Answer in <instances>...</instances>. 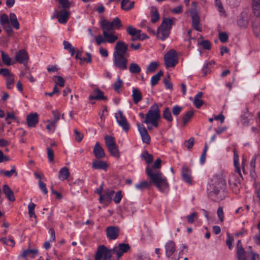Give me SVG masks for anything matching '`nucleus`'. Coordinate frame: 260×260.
I'll return each instance as SVG.
<instances>
[{
    "mask_svg": "<svg viewBox=\"0 0 260 260\" xmlns=\"http://www.w3.org/2000/svg\"><path fill=\"white\" fill-rule=\"evenodd\" d=\"M146 173L150 181H143L139 184L135 185V187L139 190L149 188L152 184L156 186L159 191L163 192L166 189L169 187L167 178L164 176L162 173L158 170H153L149 167L146 168Z\"/></svg>",
    "mask_w": 260,
    "mask_h": 260,
    "instance_id": "1",
    "label": "nucleus"
},
{
    "mask_svg": "<svg viewBox=\"0 0 260 260\" xmlns=\"http://www.w3.org/2000/svg\"><path fill=\"white\" fill-rule=\"evenodd\" d=\"M128 45L124 42L118 41L114 47L113 52V64L121 70L127 69L129 54L127 52Z\"/></svg>",
    "mask_w": 260,
    "mask_h": 260,
    "instance_id": "2",
    "label": "nucleus"
},
{
    "mask_svg": "<svg viewBox=\"0 0 260 260\" xmlns=\"http://www.w3.org/2000/svg\"><path fill=\"white\" fill-rule=\"evenodd\" d=\"M226 188L225 181L222 179H217L209 185L208 190L209 196L215 202L224 199V191Z\"/></svg>",
    "mask_w": 260,
    "mask_h": 260,
    "instance_id": "3",
    "label": "nucleus"
},
{
    "mask_svg": "<svg viewBox=\"0 0 260 260\" xmlns=\"http://www.w3.org/2000/svg\"><path fill=\"white\" fill-rule=\"evenodd\" d=\"M173 25V19L165 18L158 27L157 31V38L164 41L169 37L172 26Z\"/></svg>",
    "mask_w": 260,
    "mask_h": 260,
    "instance_id": "4",
    "label": "nucleus"
},
{
    "mask_svg": "<svg viewBox=\"0 0 260 260\" xmlns=\"http://www.w3.org/2000/svg\"><path fill=\"white\" fill-rule=\"evenodd\" d=\"M118 249L119 245L112 249H109L104 245H100L94 254V260H106L111 254H114Z\"/></svg>",
    "mask_w": 260,
    "mask_h": 260,
    "instance_id": "5",
    "label": "nucleus"
},
{
    "mask_svg": "<svg viewBox=\"0 0 260 260\" xmlns=\"http://www.w3.org/2000/svg\"><path fill=\"white\" fill-rule=\"evenodd\" d=\"M160 117V109L158 107V104L155 103L150 107V109L146 114V117L143 123L149 124L150 121L155 119H159Z\"/></svg>",
    "mask_w": 260,
    "mask_h": 260,
    "instance_id": "6",
    "label": "nucleus"
},
{
    "mask_svg": "<svg viewBox=\"0 0 260 260\" xmlns=\"http://www.w3.org/2000/svg\"><path fill=\"white\" fill-rule=\"evenodd\" d=\"M165 64L167 68L174 67L178 63V59L176 51L174 49H171L164 56Z\"/></svg>",
    "mask_w": 260,
    "mask_h": 260,
    "instance_id": "7",
    "label": "nucleus"
},
{
    "mask_svg": "<svg viewBox=\"0 0 260 260\" xmlns=\"http://www.w3.org/2000/svg\"><path fill=\"white\" fill-rule=\"evenodd\" d=\"M115 117L119 126L125 132L127 133L129 130L130 125L123 112L120 110L118 111L115 113Z\"/></svg>",
    "mask_w": 260,
    "mask_h": 260,
    "instance_id": "8",
    "label": "nucleus"
},
{
    "mask_svg": "<svg viewBox=\"0 0 260 260\" xmlns=\"http://www.w3.org/2000/svg\"><path fill=\"white\" fill-rule=\"evenodd\" d=\"M15 59L16 62L25 66L29 60V56L25 49L19 50L15 54Z\"/></svg>",
    "mask_w": 260,
    "mask_h": 260,
    "instance_id": "9",
    "label": "nucleus"
},
{
    "mask_svg": "<svg viewBox=\"0 0 260 260\" xmlns=\"http://www.w3.org/2000/svg\"><path fill=\"white\" fill-rule=\"evenodd\" d=\"M70 16V12L67 10H61L56 11L55 17L57 19L59 23L65 24L68 21Z\"/></svg>",
    "mask_w": 260,
    "mask_h": 260,
    "instance_id": "10",
    "label": "nucleus"
},
{
    "mask_svg": "<svg viewBox=\"0 0 260 260\" xmlns=\"http://www.w3.org/2000/svg\"><path fill=\"white\" fill-rule=\"evenodd\" d=\"M137 125L143 142L147 144H149L150 143L151 139L146 128L144 127V126L140 124V123H137Z\"/></svg>",
    "mask_w": 260,
    "mask_h": 260,
    "instance_id": "11",
    "label": "nucleus"
},
{
    "mask_svg": "<svg viewBox=\"0 0 260 260\" xmlns=\"http://www.w3.org/2000/svg\"><path fill=\"white\" fill-rule=\"evenodd\" d=\"M253 114L248 111L247 108H246L245 111L241 116V121L244 126L249 125L253 121Z\"/></svg>",
    "mask_w": 260,
    "mask_h": 260,
    "instance_id": "12",
    "label": "nucleus"
},
{
    "mask_svg": "<svg viewBox=\"0 0 260 260\" xmlns=\"http://www.w3.org/2000/svg\"><path fill=\"white\" fill-rule=\"evenodd\" d=\"M38 114L35 113H30L26 117V122L28 127H35L39 122Z\"/></svg>",
    "mask_w": 260,
    "mask_h": 260,
    "instance_id": "13",
    "label": "nucleus"
},
{
    "mask_svg": "<svg viewBox=\"0 0 260 260\" xmlns=\"http://www.w3.org/2000/svg\"><path fill=\"white\" fill-rule=\"evenodd\" d=\"M107 237L110 239H115L119 235V229L115 226H109L106 229Z\"/></svg>",
    "mask_w": 260,
    "mask_h": 260,
    "instance_id": "14",
    "label": "nucleus"
},
{
    "mask_svg": "<svg viewBox=\"0 0 260 260\" xmlns=\"http://www.w3.org/2000/svg\"><path fill=\"white\" fill-rule=\"evenodd\" d=\"M181 176L183 181L189 184H191L192 177L190 174V170L189 168L185 166L182 167Z\"/></svg>",
    "mask_w": 260,
    "mask_h": 260,
    "instance_id": "15",
    "label": "nucleus"
},
{
    "mask_svg": "<svg viewBox=\"0 0 260 260\" xmlns=\"http://www.w3.org/2000/svg\"><path fill=\"white\" fill-rule=\"evenodd\" d=\"M89 100H107V96L104 95V92L99 88H96L93 91V94H90L89 96Z\"/></svg>",
    "mask_w": 260,
    "mask_h": 260,
    "instance_id": "16",
    "label": "nucleus"
},
{
    "mask_svg": "<svg viewBox=\"0 0 260 260\" xmlns=\"http://www.w3.org/2000/svg\"><path fill=\"white\" fill-rule=\"evenodd\" d=\"M93 154L98 159H102L105 157V153L103 148L101 146L99 142H96L94 148Z\"/></svg>",
    "mask_w": 260,
    "mask_h": 260,
    "instance_id": "17",
    "label": "nucleus"
},
{
    "mask_svg": "<svg viewBox=\"0 0 260 260\" xmlns=\"http://www.w3.org/2000/svg\"><path fill=\"white\" fill-rule=\"evenodd\" d=\"M99 159L93 160L92 164V168L94 169L106 171L108 167V165L106 162Z\"/></svg>",
    "mask_w": 260,
    "mask_h": 260,
    "instance_id": "18",
    "label": "nucleus"
},
{
    "mask_svg": "<svg viewBox=\"0 0 260 260\" xmlns=\"http://www.w3.org/2000/svg\"><path fill=\"white\" fill-rule=\"evenodd\" d=\"M192 26L194 29L201 31L202 28L200 26V18L197 13H194L191 16Z\"/></svg>",
    "mask_w": 260,
    "mask_h": 260,
    "instance_id": "19",
    "label": "nucleus"
},
{
    "mask_svg": "<svg viewBox=\"0 0 260 260\" xmlns=\"http://www.w3.org/2000/svg\"><path fill=\"white\" fill-rule=\"evenodd\" d=\"M237 258L238 260H247L246 252L242 245H237Z\"/></svg>",
    "mask_w": 260,
    "mask_h": 260,
    "instance_id": "20",
    "label": "nucleus"
},
{
    "mask_svg": "<svg viewBox=\"0 0 260 260\" xmlns=\"http://www.w3.org/2000/svg\"><path fill=\"white\" fill-rule=\"evenodd\" d=\"M3 192L5 194L7 198L11 202H14L15 200L13 191L10 189L7 184L3 185Z\"/></svg>",
    "mask_w": 260,
    "mask_h": 260,
    "instance_id": "21",
    "label": "nucleus"
},
{
    "mask_svg": "<svg viewBox=\"0 0 260 260\" xmlns=\"http://www.w3.org/2000/svg\"><path fill=\"white\" fill-rule=\"evenodd\" d=\"M132 96L134 103L136 104L140 102L142 99V94L141 92L139 89L136 88L133 89Z\"/></svg>",
    "mask_w": 260,
    "mask_h": 260,
    "instance_id": "22",
    "label": "nucleus"
},
{
    "mask_svg": "<svg viewBox=\"0 0 260 260\" xmlns=\"http://www.w3.org/2000/svg\"><path fill=\"white\" fill-rule=\"evenodd\" d=\"M100 25L103 32H107L108 31H111L114 29L111 22L108 21L106 19L102 20L100 22Z\"/></svg>",
    "mask_w": 260,
    "mask_h": 260,
    "instance_id": "23",
    "label": "nucleus"
},
{
    "mask_svg": "<svg viewBox=\"0 0 260 260\" xmlns=\"http://www.w3.org/2000/svg\"><path fill=\"white\" fill-rule=\"evenodd\" d=\"M252 6L254 15L260 16V0H252Z\"/></svg>",
    "mask_w": 260,
    "mask_h": 260,
    "instance_id": "24",
    "label": "nucleus"
},
{
    "mask_svg": "<svg viewBox=\"0 0 260 260\" xmlns=\"http://www.w3.org/2000/svg\"><path fill=\"white\" fill-rule=\"evenodd\" d=\"M2 60L3 64L7 66H10L13 64L14 62H11V58L9 57V55L6 53L3 50H1Z\"/></svg>",
    "mask_w": 260,
    "mask_h": 260,
    "instance_id": "25",
    "label": "nucleus"
},
{
    "mask_svg": "<svg viewBox=\"0 0 260 260\" xmlns=\"http://www.w3.org/2000/svg\"><path fill=\"white\" fill-rule=\"evenodd\" d=\"M70 176V172L68 168L64 167L62 168L59 172V178L61 180L67 179Z\"/></svg>",
    "mask_w": 260,
    "mask_h": 260,
    "instance_id": "26",
    "label": "nucleus"
},
{
    "mask_svg": "<svg viewBox=\"0 0 260 260\" xmlns=\"http://www.w3.org/2000/svg\"><path fill=\"white\" fill-rule=\"evenodd\" d=\"M193 115L194 111L191 110L186 112V113L182 116V122L184 126L187 124Z\"/></svg>",
    "mask_w": 260,
    "mask_h": 260,
    "instance_id": "27",
    "label": "nucleus"
},
{
    "mask_svg": "<svg viewBox=\"0 0 260 260\" xmlns=\"http://www.w3.org/2000/svg\"><path fill=\"white\" fill-rule=\"evenodd\" d=\"M151 21L152 23H155L159 19V15L157 9L155 6L151 7Z\"/></svg>",
    "mask_w": 260,
    "mask_h": 260,
    "instance_id": "28",
    "label": "nucleus"
},
{
    "mask_svg": "<svg viewBox=\"0 0 260 260\" xmlns=\"http://www.w3.org/2000/svg\"><path fill=\"white\" fill-rule=\"evenodd\" d=\"M103 34L104 37L106 39H105L106 42H107L110 43H113L118 39V37L112 34H109L108 32H103Z\"/></svg>",
    "mask_w": 260,
    "mask_h": 260,
    "instance_id": "29",
    "label": "nucleus"
},
{
    "mask_svg": "<svg viewBox=\"0 0 260 260\" xmlns=\"http://www.w3.org/2000/svg\"><path fill=\"white\" fill-rule=\"evenodd\" d=\"M114 193L115 191L112 189H107L104 190L103 194L105 197V201L108 203H111Z\"/></svg>",
    "mask_w": 260,
    "mask_h": 260,
    "instance_id": "30",
    "label": "nucleus"
},
{
    "mask_svg": "<svg viewBox=\"0 0 260 260\" xmlns=\"http://www.w3.org/2000/svg\"><path fill=\"white\" fill-rule=\"evenodd\" d=\"M163 75V71L160 70L157 74L153 76L151 79V85L152 86L156 85L160 80V77L162 76Z\"/></svg>",
    "mask_w": 260,
    "mask_h": 260,
    "instance_id": "31",
    "label": "nucleus"
},
{
    "mask_svg": "<svg viewBox=\"0 0 260 260\" xmlns=\"http://www.w3.org/2000/svg\"><path fill=\"white\" fill-rule=\"evenodd\" d=\"M141 157L142 159H145L148 164L152 163L153 160V155L149 154L146 150L141 154Z\"/></svg>",
    "mask_w": 260,
    "mask_h": 260,
    "instance_id": "32",
    "label": "nucleus"
},
{
    "mask_svg": "<svg viewBox=\"0 0 260 260\" xmlns=\"http://www.w3.org/2000/svg\"><path fill=\"white\" fill-rule=\"evenodd\" d=\"M140 67L136 63H131L129 66V71L132 74H139L141 72Z\"/></svg>",
    "mask_w": 260,
    "mask_h": 260,
    "instance_id": "33",
    "label": "nucleus"
},
{
    "mask_svg": "<svg viewBox=\"0 0 260 260\" xmlns=\"http://www.w3.org/2000/svg\"><path fill=\"white\" fill-rule=\"evenodd\" d=\"M163 118L168 122L173 121V117L171 114V110L169 107H166L162 113Z\"/></svg>",
    "mask_w": 260,
    "mask_h": 260,
    "instance_id": "34",
    "label": "nucleus"
},
{
    "mask_svg": "<svg viewBox=\"0 0 260 260\" xmlns=\"http://www.w3.org/2000/svg\"><path fill=\"white\" fill-rule=\"evenodd\" d=\"M110 154L114 157L119 158L120 153L117 146L116 145L108 148Z\"/></svg>",
    "mask_w": 260,
    "mask_h": 260,
    "instance_id": "35",
    "label": "nucleus"
},
{
    "mask_svg": "<svg viewBox=\"0 0 260 260\" xmlns=\"http://www.w3.org/2000/svg\"><path fill=\"white\" fill-rule=\"evenodd\" d=\"M104 139L105 144L108 148L116 145L114 138L111 136L106 135L104 137Z\"/></svg>",
    "mask_w": 260,
    "mask_h": 260,
    "instance_id": "36",
    "label": "nucleus"
},
{
    "mask_svg": "<svg viewBox=\"0 0 260 260\" xmlns=\"http://www.w3.org/2000/svg\"><path fill=\"white\" fill-rule=\"evenodd\" d=\"M166 254L168 257H170L175 251V245H166Z\"/></svg>",
    "mask_w": 260,
    "mask_h": 260,
    "instance_id": "37",
    "label": "nucleus"
},
{
    "mask_svg": "<svg viewBox=\"0 0 260 260\" xmlns=\"http://www.w3.org/2000/svg\"><path fill=\"white\" fill-rule=\"evenodd\" d=\"M126 31L127 33L132 37L138 35L139 33L141 32V30L137 29L132 25H129L127 27L126 29Z\"/></svg>",
    "mask_w": 260,
    "mask_h": 260,
    "instance_id": "38",
    "label": "nucleus"
},
{
    "mask_svg": "<svg viewBox=\"0 0 260 260\" xmlns=\"http://www.w3.org/2000/svg\"><path fill=\"white\" fill-rule=\"evenodd\" d=\"M234 166L240 176H241L240 168L239 167V155L235 150H234Z\"/></svg>",
    "mask_w": 260,
    "mask_h": 260,
    "instance_id": "39",
    "label": "nucleus"
},
{
    "mask_svg": "<svg viewBox=\"0 0 260 260\" xmlns=\"http://www.w3.org/2000/svg\"><path fill=\"white\" fill-rule=\"evenodd\" d=\"M53 79L55 81V85H56V86L58 85L60 87L64 86L65 80L62 77L60 76H53Z\"/></svg>",
    "mask_w": 260,
    "mask_h": 260,
    "instance_id": "40",
    "label": "nucleus"
},
{
    "mask_svg": "<svg viewBox=\"0 0 260 260\" xmlns=\"http://www.w3.org/2000/svg\"><path fill=\"white\" fill-rule=\"evenodd\" d=\"M36 204L31 202L28 206V214L30 217H34L35 219L37 218V216L35 214V208Z\"/></svg>",
    "mask_w": 260,
    "mask_h": 260,
    "instance_id": "41",
    "label": "nucleus"
},
{
    "mask_svg": "<svg viewBox=\"0 0 260 260\" xmlns=\"http://www.w3.org/2000/svg\"><path fill=\"white\" fill-rule=\"evenodd\" d=\"M111 23L113 29L114 28L116 29H119L122 26L121 21L118 17H115L114 18Z\"/></svg>",
    "mask_w": 260,
    "mask_h": 260,
    "instance_id": "42",
    "label": "nucleus"
},
{
    "mask_svg": "<svg viewBox=\"0 0 260 260\" xmlns=\"http://www.w3.org/2000/svg\"><path fill=\"white\" fill-rule=\"evenodd\" d=\"M52 114L53 117V120H52V124L54 125L55 123H57L58 120L60 119V113L57 110H53L52 111Z\"/></svg>",
    "mask_w": 260,
    "mask_h": 260,
    "instance_id": "43",
    "label": "nucleus"
},
{
    "mask_svg": "<svg viewBox=\"0 0 260 260\" xmlns=\"http://www.w3.org/2000/svg\"><path fill=\"white\" fill-rule=\"evenodd\" d=\"M59 4L61 6V10L69 9L71 7V3L68 0H58Z\"/></svg>",
    "mask_w": 260,
    "mask_h": 260,
    "instance_id": "44",
    "label": "nucleus"
},
{
    "mask_svg": "<svg viewBox=\"0 0 260 260\" xmlns=\"http://www.w3.org/2000/svg\"><path fill=\"white\" fill-rule=\"evenodd\" d=\"M0 75H2L4 77H9L11 76V75H14L11 73L9 69L1 68L0 69Z\"/></svg>",
    "mask_w": 260,
    "mask_h": 260,
    "instance_id": "45",
    "label": "nucleus"
},
{
    "mask_svg": "<svg viewBox=\"0 0 260 260\" xmlns=\"http://www.w3.org/2000/svg\"><path fill=\"white\" fill-rule=\"evenodd\" d=\"M215 4L217 8L218 11L223 14L225 13V11L223 8L222 4L220 1V0H215Z\"/></svg>",
    "mask_w": 260,
    "mask_h": 260,
    "instance_id": "46",
    "label": "nucleus"
},
{
    "mask_svg": "<svg viewBox=\"0 0 260 260\" xmlns=\"http://www.w3.org/2000/svg\"><path fill=\"white\" fill-rule=\"evenodd\" d=\"M9 23V19L6 14H3L0 16V24L4 25Z\"/></svg>",
    "mask_w": 260,
    "mask_h": 260,
    "instance_id": "47",
    "label": "nucleus"
},
{
    "mask_svg": "<svg viewBox=\"0 0 260 260\" xmlns=\"http://www.w3.org/2000/svg\"><path fill=\"white\" fill-rule=\"evenodd\" d=\"M156 62H151L147 67V70L151 73L154 72L158 66Z\"/></svg>",
    "mask_w": 260,
    "mask_h": 260,
    "instance_id": "48",
    "label": "nucleus"
},
{
    "mask_svg": "<svg viewBox=\"0 0 260 260\" xmlns=\"http://www.w3.org/2000/svg\"><path fill=\"white\" fill-rule=\"evenodd\" d=\"M164 83L165 85L166 88L169 89L170 90L173 89V84L172 82H170V76L169 75H168L167 78H165L164 79Z\"/></svg>",
    "mask_w": 260,
    "mask_h": 260,
    "instance_id": "49",
    "label": "nucleus"
},
{
    "mask_svg": "<svg viewBox=\"0 0 260 260\" xmlns=\"http://www.w3.org/2000/svg\"><path fill=\"white\" fill-rule=\"evenodd\" d=\"M199 43L203 48L206 50H210L211 49V44L209 40H203Z\"/></svg>",
    "mask_w": 260,
    "mask_h": 260,
    "instance_id": "50",
    "label": "nucleus"
},
{
    "mask_svg": "<svg viewBox=\"0 0 260 260\" xmlns=\"http://www.w3.org/2000/svg\"><path fill=\"white\" fill-rule=\"evenodd\" d=\"M228 39L229 36L226 32H221L219 34V39L222 43H226Z\"/></svg>",
    "mask_w": 260,
    "mask_h": 260,
    "instance_id": "51",
    "label": "nucleus"
},
{
    "mask_svg": "<svg viewBox=\"0 0 260 260\" xmlns=\"http://www.w3.org/2000/svg\"><path fill=\"white\" fill-rule=\"evenodd\" d=\"M194 143V139L193 137H191L188 140L184 142V145L187 149H190L192 148Z\"/></svg>",
    "mask_w": 260,
    "mask_h": 260,
    "instance_id": "52",
    "label": "nucleus"
},
{
    "mask_svg": "<svg viewBox=\"0 0 260 260\" xmlns=\"http://www.w3.org/2000/svg\"><path fill=\"white\" fill-rule=\"evenodd\" d=\"M0 172L1 173H3L4 175L7 177H11L13 174H14L15 176H17L18 175L16 170H11L10 171H1Z\"/></svg>",
    "mask_w": 260,
    "mask_h": 260,
    "instance_id": "53",
    "label": "nucleus"
},
{
    "mask_svg": "<svg viewBox=\"0 0 260 260\" xmlns=\"http://www.w3.org/2000/svg\"><path fill=\"white\" fill-rule=\"evenodd\" d=\"M123 84V81L119 77L117 78L116 82L114 84V88L116 91H118L119 89L121 87Z\"/></svg>",
    "mask_w": 260,
    "mask_h": 260,
    "instance_id": "54",
    "label": "nucleus"
},
{
    "mask_svg": "<svg viewBox=\"0 0 260 260\" xmlns=\"http://www.w3.org/2000/svg\"><path fill=\"white\" fill-rule=\"evenodd\" d=\"M197 218V213L196 212H193L190 215L186 216L187 220L189 223H193Z\"/></svg>",
    "mask_w": 260,
    "mask_h": 260,
    "instance_id": "55",
    "label": "nucleus"
},
{
    "mask_svg": "<svg viewBox=\"0 0 260 260\" xmlns=\"http://www.w3.org/2000/svg\"><path fill=\"white\" fill-rule=\"evenodd\" d=\"M122 198L121 191L119 190L116 192L113 201L116 204H119Z\"/></svg>",
    "mask_w": 260,
    "mask_h": 260,
    "instance_id": "56",
    "label": "nucleus"
},
{
    "mask_svg": "<svg viewBox=\"0 0 260 260\" xmlns=\"http://www.w3.org/2000/svg\"><path fill=\"white\" fill-rule=\"evenodd\" d=\"M14 75H11V76L9 77L7 79L6 85L8 89H11V85L14 84Z\"/></svg>",
    "mask_w": 260,
    "mask_h": 260,
    "instance_id": "57",
    "label": "nucleus"
},
{
    "mask_svg": "<svg viewBox=\"0 0 260 260\" xmlns=\"http://www.w3.org/2000/svg\"><path fill=\"white\" fill-rule=\"evenodd\" d=\"M74 134L76 140L78 142H80L83 138V134L79 132L77 129H74Z\"/></svg>",
    "mask_w": 260,
    "mask_h": 260,
    "instance_id": "58",
    "label": "nucleus"
},
{
    "mask_svg": "<svg viewBox=\"0 0 260 260\" xmlns=\"http://www.w3.org/2000/svg\"><path fill=\"white\" fill-rule=\"evenodd\" d=\"M47 156L50 162H52L54 160V152L53 151L50 147L47 148Z\"/></svg>",
    "mask_w": 260,
    "mask_h": 260,
    "instance_id": "59",
    "label": "nucleus"
},
{
    "mask_svg": "<svg viewBox=\"0 0 260 260\" xmlns=\"http://www.w3.org/2000/svg\"><path fill=\"white\" fill-rule=\"evenodd\" d=\"M162 161L160 158H158L154 163L152 168H150L152 169L153 170H156V169H159L161 168V163Z\"/></svg>",
    "mask_w": 260,
    "mask_h": 260,
    "instance_id": "60",
    "label": "nucleus"
},
{
    "mask_svg": "<svg viewBox=\"0 0 260 260\" xmlns=\"http://www.w3.org/2000/svg\"><path fill=\"white\" fill-rule=\"evenodd\" d=\"M253 30L255 36L260 38V23L253 24Z\"/></svg>",
    "mask_w": 260,
    "mask_h": 260,
    "instance_id": "61",
    "label": "nucleus"
},
{
    "mask_svg": "<svg viewBox=\"0 0 260 260\" xmlns=\"http://www.w3.org/2000/svg\"><path fill=\"white\" fill-rule=\"evenodd\" d=\"M182 109V108L181 107L178 105L174 106L172 109L173 114L175 116H177L180 113Z\"/></svg>",
    "mask_w": 260,
    "mask_h": 260,
    "instance_id": "62",
    "label": "nucleus"
},
{
    "mask_svg": "<svg viewBox=\"0 0 260 260\" xmlns=\"http://www.w3.org/2000/svg\"><path fill=\"white\" fill-rule=\"evenodd\" d=\"M4 28L7 32V34L8 36H12L13 33V30L9 23L4 25Z\"/></svg>",
    "mask_w": 260,
    "mask_h": 260,
    "instance_id": "63",
    "label": "nucleus"
},
{
    "mask_svg": "<svg viewBox=\"0 0 260 260\" xmlns=\"http://www.w3.org/2000/svg\"><path fill=\"white\" fill-rule=\"evenodd\" d=\"M39 186L40 189L45 194H46L48 193V190L46 188V184L44 182H43L41 180H39Z\"/></svg>",
    "mask_w": 260,
    "mask_h": 260,
    "instance_id": "64",
    "label": "nucleus"
}]
</instances>
